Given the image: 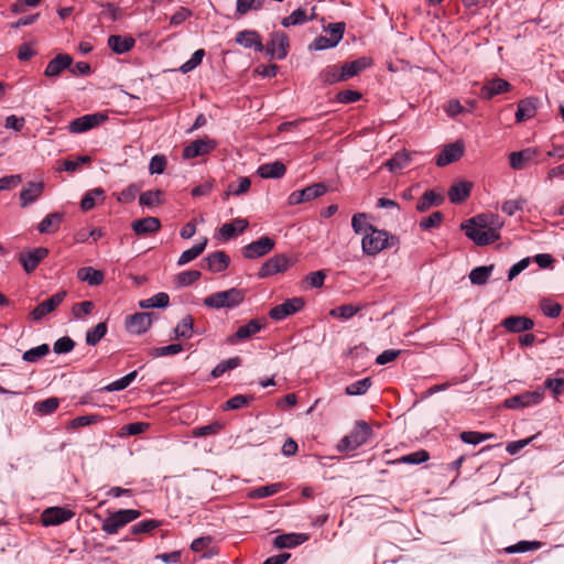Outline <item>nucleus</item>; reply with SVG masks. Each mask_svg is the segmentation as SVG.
<instances>
[{
    "label": "nucleus",
    "mask_w": 564,
    "mask_h": 564,
    "mask_svg": "<svg viewBox=\"0 0 564 564\" xmlns=\"http://www.w3.org/2000/svg\"><path fill=\"white\" fill-rule=\"evenodd\" d=\"M361 306L344 304L329 311V315L335 318L349 319L361 311Z\"/></svg>",
    "instance_id": "nucleus-43"
},
{
    "label": "nucleus",
    "mask_w": 564,
    "mask_h": 564,
    "mask_svg": "<svg viewBox=\"0 0 564 564\" xmlns=\"http://www.w3.org/2000/svg\"><path fill=\"white\" fill-rule=\"evenodd\" d=\"M492 437H494L492 433H480V432H475V431H466V432L460 433V440L464 443L474 444V445H477L480 442L490 440Z\"/></svg>",
    "instance_id": "nucleus-56"
},
{
    "label": "nucleus",
    "mask_w": 564,
    "mask_h": 564,
    "mask_svg": "<svg viewBox=\"0 0 564 564\" xmlns=\"http://www.w3.org/2000/svg\"><path fill=\"white\" fill-rule=\"evenodd\" d=\"M107 334V324L99 323L94 328L89 329L86 334V343L89 346L97 345L101 338Z\"/></svg>",
    "instance_id": "nucleus-52"
},
{
    "label": "nucleus",
    "mask_w": 564,
    "mask_h": 564,
    "mask_svg": "<svg viewBox=\"0 0 564 564\" xmlns=\"http://www.w3.org/2000/svg\"><path fill=\"white\" fill-rule=\"evenodd\" d=\"M224 425L219 422H214L208 425L199 426L193 430L194 437H204L208 435L218 434L223 430Z\"/></svg>",
    "instance_id": "nucleus-62"
},
{
    "label": "nucleus",
    "mask_w": 564,
    "mask_h": 564,
    "mask_svg": "<svg viewBox=\"0 0 564 564\" xmlns=\"http://www.w3.org/2000/svg\"><path fill=\"white\" fill-rule=\"evenodd\" d=\"M319 79L322 83L332 85L339 82H345L341 66L328 65L319 73Z\"/></svg>",
    "instance_id": "nucleus-38"
},
{
    "label": "nucleus",
    "mask_w": 564,
    "mask_h": 564,
    "mask_svg": "<svg viewBox=\"0 0 564 564\" xmlns=\"http://www.w3.org/2000/svg\"><path fill=\"white\" fill-rule=\"evenodd\" d=\"M246 297V291L231 288L226 291L215 292L204 299V305L210 308H234L240 305Z\"/></svg>",
    "instance_id": "nucleus-3"
},
{
    "label": "nucleus",
    "mask_w": 564,
    "mask_h": 564,
    "mask_svg": "<svg viewBox=\"0 0 564 564\" xmlns=\"http://www.w3.org/2000/svg\"><path fill=\"white\" fill-rule=\"evenodd\" d=\"M75 512L64 507H48L41 514V522L44 527L58 525L69 521Z\"/></svg>",
    "instance_id": "nucleus-9"
},
{
    "label": "nucleus",
    "mask_w": 564,
    "mask_h": 564,
    "mask_svg": "<svg viewBox=\"0 0 564 564\" xmlns=\"http://www.w3.org/2000/svg\"><path fill=\"white\" fill-rule=\"evenodd\" d=\"M135 44V41L131 36L122 35H110L108 37L109 47L117 54H123L129 52Z\"/></svg>",
    "instance_id": "nucleus-32"
},
{
    "label": "nucleus",
    "mask_w": 564,
    "mask_h": 564,
    "mask_svg": "<svg viewBox=\"0 0 564 564\" xmlns=\"http://www.w3.org/2000/svg\"><path fill=\"white\" fill-rule=\"evenodd\" d=\"M430 459V454L425 449H420L417 452L404 455L398 459H395L393 463L395 464H413L417 465L421 463H424Z\"/></svg>",
    "instance_id": "nucleus-46"
},
{
    "label": "nucleus",
    "mask_w": 564,
    "mask_h": 564,
    "mask_svg": "<svg viewBox=\"0 0 564 564\" xmlns=\"http://www.w3.org/2000/svg\"><path fill=\"white\" fill-rule=\"evenodd\" d=\"M539 151L535 148H525L521 151H514L509 154V164L513 170H523L532 163L538 156Z\"/></svg>",
    "instance_id": "nucleus-20"
},
{
    "label": "nucleus",
    "mask_w": 564,
    "mask_h": 564,
    "mask_svg": "<svg viewBox=\"0 0 564 564\" xmlns=\"http://www.w3.org/2000/svg\"><path fill=\"white\" fill-rule=\"evenodd\" d=\"M217 148V141L205 135L202 139H197L183 149V159L191 160L197 156L206 155L213 152Z\"/></svg>",
    "instance_id": "nucleus-7"
},
{
    "label": "nucleus",
    "mask_w": 564,
    "mask_h": 564,
    "mask_svg": "<svg viewBox=\"0 0 564 564\" xmlns=\"http://www.w3.org/2000/svg\"><path fill=\"white\" fill-rule=\"evenodd\" d=\"M544 392L542 389H538L534 391H524L520 394L510 397L503 401V406L506 409L517 410L524 409L528 406H532L539 404L543 399Z\"/></svg>",
    "instance_id": "nucleus-6"
},
{
    "label": "nucleus",
    "mask_w": 564,
    "mask_h": 564,
    "mask_svg": "<svg viewBox=\"0 0 564 564\" xmlns=\"http://www.w3.org/2000/svg\"><path fill=\"white\" fill-rule=\"evenodd\" d=\"M290 265V260L284 254H278L267 260L258 274L260 278H267L288 270Z\"/></svg>",
    "instance_id": "nucleus-19"
},
{
    "label": "nucleus",
    "mask_w": 564,
    "mask_h": 564,
    "mask_svg": "<svg viewBox=\"0 0 564 564\" xmlns=\"http://www.w3.org/2000/svg\"><path fill=\"white\" fill-rule=\"evenodd\" d=\"M369 226L371 224L367 223V216L364 213H358L352 216L351 227L356 234H366L369 232Z\"/></svg>",
    "instance_id": "nucleus-64"
},
{
    "label": "nucleus",
    "mask_w": 564,
    "mask_h": 564,
    "mask_svg": "<svg viewBox=\"0 0 564 564\" xmlns=\"http://www.w3.org/2000/svg\"><path fill=\"white\" fill-rule=\"evenodd\" d=\"M104 194L105 192L101 188L88 191L80 202L82 209L85 212L93 209L96 206L97 199L104 198Z\"/></svg>",
    "instance_id": "nucleus-48"
},
{
    "label": "nucleus",
    "mask_w": 564,
    "mask_h": 564,
    "mask_svg": "<svg viewBox=\"0 0 564 564\" xmlns=\"http://www.w3.org/2000/svg\"><path fill=\"white\" fill-rule=\"evenodd\" d=\"M307 21L306 11L304 9H296L290 15L282 19L283 26L289 28L292 25H300Z\"/></svg>",
    "instance_id": "nucleus-59"
},
{
    "label": "nucleus",
    "mask_w": 564,
    "mask_h": 564,
    "mask_svg": "<svg viewBox=\"0 0 564 564\" xmlns=\"http://www.w3.org/2000/svg\"><path fill=\"white\" fill-rule=\"evenodd\" d=\"M169 302L170 296L164 292H160L148 300L141 301L140 306L143 308L166 307L169 305Z\"/></svg>",
    "instance_id": "nucleus-53"
},
{
    "label": "nucleus",
    "mask_w": 564,
    "mask_h": 564,
    "mask_svg": "<svg viewBox=\"0 0 564 564\" xmlns=\"http://www.w3.org/2000/svg\"><path fill=\"white\" fill-rule=\"evenodd\" d=\"M236 42L246 48L253 47L256 52H263L264 45L260 34L254 30H243L236 34Z\"/></svg>",
    "instance_id": "nucleus-22"
},
{
    "label": "nucleus",
    "mask_w": 564,
    "mask_h": 564,
    "mask_svg": "<svg viewBox=\"0 0 564 564\" xmlns=\"http://www.w3.org/2000/svg\"><path fill=\"white\" fill-rule=\"evenodd\" d=\"M464 150L465 147L462 141L446 144L435 160L436 165L446 166L458 161L463 156Z\"/></svg>",
    "instance_id": "nucleus-16"
},
{
    "label": "nucleus",
    "mask_w": 564,
    "mask_h": 564,
    "mask_svg": "<svg viewBox=\"0 0 564 564\" xmlns=\"http://www.w3.org/2000/svg\"><path fill=\"white\" fill-rule=\"evenodd\" d=\"M249 226V221L245 218H235L230 223L224 224L219 228V236L224 241H227L235 236L242 234Z\"/></svg>",
    "instance_id": "nucleus-25"
},
{
    "label": "nucleus",
    "mask_w": 564,
    "mask_h": 564,
    "mask_svg": "<svg viewBox=\"0 0 564 564\" xmlns=\"http://www.w3.org/2000/svg\"><path fill=\"white\" fill-rule=\"evenodd\" d=\"M44 185L39 182H29L20 193V200L22 207L34 203L43 193Z\"/></svg>",
    "instance_id": "nucleus-28"
},
{
    "label": "nucleus",
    "mask_w": 564,
    "mask_h": 564,
    "mask_svg": "<svg viewBox=\"0 0 564 564\" xmlns=\"http://www.w3.org/2000/svg\"><path fill=\"white\" fill-rule=\"evenodd\" d=\"M542 546L541 542L538 541H520L513 545L505 549L506 553H524L529 551L539 550Z\"/></svg>",
    "instance_id": "nucleus-50"
},
{
    "label": "nucleus",
    "mask_w": 564,
    "mask_h": 564,
    "mask_svg": "<svg viewBox=\"0 0 564 564\" xmlns=\"http://www.w3.org/2000/svg\"><path fill=\"white\" fill-rule=\"evenodd\" d=\"M253 400L254 397L251 394H237L226 401L224 409L239 410L248 406Z\"/></svg>",
    "instance_id": "nucleus-44"
},
{
    "label": "nucleus",
    "mask_w": 564,
    "mask_h": 564,
    "mask_svg": "<svg viewBox=\"0 0 564 564\" xmlns=\"http://www.w3.org/2000/svg\"><path fill=\"white\" fill-rule=\"evenodd\" d=\"M141 516L139 510L122 509L111 513L101 525V530L107 534H116L128 523L137 520Z\"/></svg>",
    "instance_id": "nucleus-5"
},
{
    "label": "nucleus",
    "mask_w": 564,
    "mask_h": 564,
    "mask_svg": "<svg viewBox=\"0 0 564 564\" xmlns=\"http://www.w3.org/2000/svg\"><path fill=\"white\" fill-rule=\"evenodd\" d=\"M371 435V427L368 423L360 421L357 422L354 430L343 437L338 444V451L349 452L355 451L365 444Z\"/></svg>",
    "instance_id": "nucleus-4"
},
{
    "label": "nucleus",
    "mask_w": 564,
    "mask_h": 564,
    "mask_svg": "<svg viewBox=\"0 0 564 564\" xmlns=\"http://www.w3.org/2000/svg\"><path fill=\"white\" fill-rule=\"evenodd\" d=\"M274 245L273 239L264 236L247 245L242 249V254L247 259H257L268 254L274 248Z\"/></svg>",
    "instance_id": "nucleus-13"
},
{
    "label": "nucleus",
    "mask_w": 564,
    "mask_h": 564,
    "mask_svg": "<svg viewBox=\"0 0 564 564\" xmlns=\"http://www.w3.org/2000/svg\"><path fill=\"white\" fill-rule=\"evenodd\" d=\"M48 256V249L39 247L19 254V261L26 273L33 272L40 262Z\"/></svg>",
    "instance_id": "nucleus-15"
},
{
    "label": "nucleus",
    "mask_w": 564,
    "mask_h": 564,
    "mask_svg": "<svg viewBox=\"0 0 564 564\" xmlns=\"http://www.w3.org/2000/svg\"><path fill=\"white\" fill-rule=\"evenodd\" d=\"M502 223L492 214H481L462 225L465 235L478 246L494 243L500 238Z\"/></svg>",
    "instance_id": "nucleus-1"
},
{
    "label": "nucleus",
    "mask_w": 564,
    "mask_h": 564,
    "mask_svg": "<svg viewBox=\"0 0 564 564\" xmlns=\"http://www.w3.org/2000/svg\"><path fill=\"white\" fill-rule=\"evenodd\" d=\"M285 172L286 167L280 161L262 164L258 169V174L262 178H279L282 177L285 174Z\"/></svg>",
    "instance_id": "nucleus-36"
},
{
    "label": "nucleus",
    "mask_w": 564,
    "mask_h": 564,
    "mask_svg": "<svg viewBox=\"0 0 564 564\" xmlns=\"http://www.w3.org/2000/svg\"><path fill=\"white\" fill-rule=\"evenodd\" d=\"M510 89L511 85L507 80L502 78H495L484 84L479 96L482 99L489 100L497 95L508 93Z\"/></svg>",
    "instance_id": "nucleus-21"
},
{
    "label": "nucleus",
    "mask_w": 564,
    "mask_h": 564,
    "mask_svg": "<svg viewBox=\"0 0 564 564\" xmlns=\"http://www.w3.org/2000/svg\"><path fill=\"white\" fill-rule=\"evenodd\" d=\"M264 50L272 58H285L289 53V36L282 31L273 32Z\"/></svg>",
    "instance_id": "nucleus-8"
},
{
    "label": "nucleus",
    "mask_w": 564,
    "mask_h": 564,
    "mask_svg": "<svg viewBox=\"0 0 564 564\" xmlns=\"http://www.w3.org/2000/svg\"><path fill=\"white\" fill-rule=\"evenodd\" d=\"M202 276L200 271L198 270H188L178 273L175 278V283L177 286H188L194 282L198 281Z\"/></svg>",
    "instance_id": "nucleus-55"
},
{
    "label": "nucleus",
    "mask_w": 564,
    "mask_h": 564,
    "mask_svg": "<svg viewBox=\"0 0 564 564\" xmlns=\"http://www.w3.org/2000/svg\"><path fill=\"white\" fill-rule=\"evenodd\" d=\"M77 279L87 282L91 286L100 285L105 280L102 271L94 269L93 267H83L77 271Z\"/></svg>",
    "instance_id": "nucleus-31"
},
{
    "label": "nucleus",
    "mask_w": 564,
    "mask_h": 564,
    "mask_svg": "<svg viewBox=\"0 0 564 564\" xmlns=\"http://www.w3.org/2000/svg\"><path fill=\"white\" fill-rule=\"evenodd\" d=\"M305 533H285L274 538L273 545L278 549H292L308 540Z\"/></svg>",
    "instance_id": "nucleus-27"
},
{
    "label": "nucleus",
    "mask_w": 564,
    "mask_h": 564,
    "mask_svg": "<svg viewBox=\"0 0 564 564\" xmlns=\"http://www.w3.org/2000/svg\"><path fill=\"white\" fill-rule=\"evenodd\" d=\"M501 326L510 333H521L532 329L534 323L525 316H509L501 322Z\"/></svg>",
    "instance_id": "nucleus-26"
},
{
    "label": "nucleus",
    "mask_w": 564,
    "mask_h": 564,
    "mask_svg": "<svg viewBox=\"0 0 564 564\" xmlns=\"http://www.w3.org/2000/svg\"><path fill=\"white\" fill-rule=\"evenodd\" d=\"M471 191V184L468 182H459L451 186L448 191V198L454 204H459L465 202Z\"/></svg>",
    "instance_id": "nucleus-35"
},
{
    "label": "nucleus",
    "mask_w": 564,
    "mask_h": 564,
    "mask_svg": "<svg viewBox=\"0 0 564 564\" xmlns=\"http://www.w3.org/2000/svg\"><path fill=\"white\" fill-rule=\"evenodd\" d=\"M137 236L153 235L161 228V221L156 217H145L137 219L131 225Z\"/></svg>",
    "instance_id": "nucleus-24"
},
{
    "label": "nucleus",
    "mask_w": 564,
    "mask_h": 564,
    "mask_svg": "<svg viewBox=\"0 0 564 564\" xmlns=\"http://www.w3.org/2000/svg\"><path fill=\"white\" fill-rule=\"evenodd\" d=\"M161 525V522L159 520H154V519H148V520H143L137 524H134L132 528H131V532L132 534L137 535V534H145V533H151L153 530H155L156 528H159Z\"/></svg>",
    "instance_id": "nucleus-60"
},
{
    "label": "nucleus",
    "mask_w": 564,
    "mask_h": 564,
    "mask_svg": "<svg viewBox=\"0 0 564 564\" xmlns=\"http://www.w3.org/2000/svg\"><path fill=\"white\" fill-rule=\"evenodd\" d=\"M536 115V105L535 100L531 98H527L523 100H520L518 104V108L516 111V121L517 122H523L531 118H533Z\"/></svg>",
    "instance_id": "nucleus-34"
},
{
    "label": "nucleus",
    "mask_w": 564,
    "mask_h": 564,
    "mask_svg": "<svg viewBox=\"0 0 564 564\" xmlns=\"http://www.w3.org/2000/svg\"><path fill=\"white\" fill-rule=\"evenodd\" d=\"M73 64V58L68 54H57L51 59L44 70L46 77H57L63 70L69 68Z\"/></svg>",
    "instance_id": "nucleus-23"
},
{
    "label": "nucleus",
    "mask_w": 564,
    "mask_h": 564,
    "mask_svg": "<svg viewBox=\"0 0 564 564\" xmlns=\"http://www.w3.org/2000/svg\"><path fill=\"white\" fill-rule=\"evenodd\" d=\"M205 261L209 271L219 273L228 268L230 259L224 251H215L206 257Z\"/></svg>",
    "instance_id": "nucleus-30"
},
{
    "label": "nucleus",
    "mask_w": 564,
    "mask_h": 564,
    "mask_svg": "<svg viewBox=\"0 0 564 564\" xmlns=\"http://www.w3.org/2000/svg\"><path fill=\"white\" fill-rule=\"evenodd\" d=\"M262 7V0H237L236 14L240 18L248 12L259 10Z\"/></svg>",
    "instance_id": "nucleus-57"
},
{
    "label": "nucleus",
    "mask_w": 564,
    "mask_h": 564,
    "mask_svg": "<svg viewBox=\"0 0 564 564\" xmlns=\"http://www.w3.org/2000/svg\"><path fill=\"white\" fill-rule=\"evenodd\" d=\"M62 221V213H51L39 224L37 229L41 234H54L59 229Z\"/></svg>",
    "instance_id": "nucleus-37"
},
{
    "label": "nucleus",
    "mask_w": 564,
    "mask_h": 564,
    "mask_svg": "<svg viewBox=\"0 0 564 564\" xmlns=\"http://www.w3.org/2000/svg\"><path fill=\"white\" fill-rule=\"evenodd\" d=\"M282 489H284V485L282 482L270 484V485L253 489L249 494V497L253 498V499H262V498L273 496V495L280 492Z\"/></svg>",
    "instance_id": "nucleus-42"
},
{
    "label": "nucleus",
    "mask_w": 564,
    "mask_h": 564,
    "mask_svg": "<svg viewBox=\"0 0 564 564\" xmlns=\"http://www.w3.org/2000/svg\"><path fill=\"white\" fill-rule=\"evenodd\" d=\"M265 326V322L263 319H251L246 325L240 326L236 333L230 335L227 338V341L231 345H235L239 341L247 340L258 334Z\"/></svg>",
    "instance_id": "nucleus-14"
},
{
    "label": "nucleus",
    "mask_w": 564,
    "mask_h": 564,
    "mask_svg": "<svg viewBox=\"0 0 564 564\" xmlns=\"http://www.w3.org/2000/svg\"><path fill=\"white\" fill-rule=\"evenodd\" d=\"M152 324V318L149 313H134L127 316L126 329L132 335H141L145 333Z\"/></svg>",
    "instance_id": "nucleus-18"
},
{
    "label": "nucleus",
    "mask_w": 564,
    "mask_h": 564,
    "mask_svg": "<svg viewBox=\"0 0 564 564\" xmlns=\"http://www.w3.org/2000/svg\"><path fill=\"white\" fill-rule=\"evenodd\" d=\"M399 242L398 237L389 235L388 231L369 226L361 240V248L365 254L376 256L384 249L391 248Z\"/></svg>",
    "instance_id": "nucleus-2"
},
{
    "label": "nucleus",
    "mask_w": 564,
    "mask_h": 564,
    "mask_svg": "<svg viewBox=\"0 0 564 564\" xmlns=\"http://www.w3.org/2000/svg\"><path fill=\"white\" fill-rule=\"evenodd\" d=\"M492 269H494V265L477 267V268L473 269L469 274L470 282L476 285L485 284L488 281Z\"/></svg>",
    "instance_id": "nucleus-47"
},
{
    "label": "nucleus",
    "mask_w": 564,
    "mask_h": 564,
    "mask_svg": "<svg viewBox=\"0 0 564 564\" xmlns=\"http://www.w3.org/2000/svg\"><path fill=\"white\" fill-rule=\"evenodd\" d=\"M241 365V358L240 357H232L227 360H223L219 362L212 371V376L214 378H218L223 376L226 371L235 369Z\"/></svg>",
    "instance_id": "nucleus-49"
},
{
    "label": "nucleus",
    "mask_w": 564,
    "mask_h": 564,
    "mask_svg": "<svg viewBox=\"0 0 564 564\" xmlns=\"http://www.w3.org/2000/svg\"><path fill=\"white\" fill-rule=\"evenodd\" d=\"M137 370L126 375L124 377L109 383L104 388L106 391H121L126 389L137 377Z\"/></svg>",
    "instance_id": "nucleus-61"
},
{
    "label": "nucleus",
    "mask_w": 564,
    "mask_h": 564,
    "mask_svg": "<svg viewBox=\"0 0 564 564\" xmlns=\"http://www.w3.org/2000/svg\"><path fill=\"white\" fill-rule=\"evenodd\" d=\"M327 192V187L324 183H315L301 191H295L289 196L290 205H299L304 202L315 199Z\"/></svg>",
    "instance_id": "nucleus-12"
},
{
    "label": "nucleus",
    "mask_w": 564,
    "mask_h": 564,
    "mask_svg": "<svg viewBox=\"0 0 564 564\" xmlns=\"http://www.w3.org/2000/svg\"><path fill=\"white\" fill-rule=\"evenodd\" d=\"M206 246H207V238H205L202 242L195 245L191 249L185 250L178 258L177 264L184 265V264L191 262L192 260L196 259L204 252Z\"/></svg>",
    "instance_id": "nucleus-41"
},
{
    "label": "nucleus",
    "mask_w": 564,
    "mask_h": 564,
    "mask_svg": "<svg viewBox=\"0 0 564 564\" xmlns=\"http://www.w3.org/2000/svg\"><path fill=\"white\" fill-rule=\"evenodd\" d=\"M59 405V401L57 398H48L42 401H39L34 404V411L40 415H48L54 413Z\"/></svg>",
    "instance_id": "nucleus-45"
},
{
    "label": "nucleus",
    "mask_w": 564,
    "mask_h": 564,
    "mask_svg": "<svg viewBox=\"0 0 564 564\" xmlns=\"http://www.w3.org/2000/svg\"><path fill=\"white\" fill-rule=\"evenodd\" d=\"M444 219V215L441 212H433L430 216L421 219L420 227L423 230H429L431 228H437L441 226Z\"/></svg>",
    "instance_id": "nucleus-63"
},
{
    "label": "nucleus",
    "mask_w": 564,
    "mask_h": 564,
    "mask_svg": "<svg viewBox=\"0 0 564 564\" xmlns=\"http://www.w3.org/2000/svg\"><path fill=\"white\" fill-rule=\"evenodd\" d=\"M67 292L62 290L52 295L50 299L41 302L37 306L34 307L30 313V317L33 321H40L51 312L55 311L65 300Z\"/></svg>",
    "instance_id": "nucleus-11"
},
{
    "label": "nucleus",
    "mask_w": 564,
    "mask_h": 564,
    "mask_svg": "<svg viewBox=\"0 0 564 564\" xmlns=\"http://www.w3.org/2000/svg\"><path fill=\"white\" fill-rule=\"evenodd\" d=\"M444 196L434 189L426 191L417 200L416 210L424 213L433 206H440L444 202Z\"/></svg>",
    "instance_id": "nucleus-29"
},
{
    "label": "nucleus",
    "mask_w": 564,
    "mask_h": 564,
    "mask_svg": "<svg viewBox=\"0 0 564 564\" xmlns=\"http://www.w3.org/2000/svg\"><path fill=\"white\" fill-rule=\"evenodd\" d=\"M371 62L368 57H360L356 61L345 63L341 65V72L345 80L357 76L360 72L370 66Z\"/></svg>",
    "instance_id": "nucleus-33"
},
{
    "label": "nucleus",
    "mask_w": 564,
    "mask_h": 564,
    "mask_svg": "<svg viewBox=\"0 0 564 564\" xmlns=\"http://www.w3.org/2000/svg\"><path fill=\"white\" fill-rule=\"evenodd\" d=\"M106 116L101 113L85 115L74 119L69 123V131L72 133L86 132L106 120Z\"/></svg>",
    "instance_id": "nucleus-17"
},
{
    "label": "nucleus",
    "mask_w": 564,
    "mask_h": 564,
    "mask_svg": "<svg viewBox=\"0 0 564 564\" xmlns=\"http://www.w3.org/2000/svg\"><path fill=\"white\" fill-rule=\"evenodd\" d=\"M305 305L303 297H292L283 303L272 307L269 312V316L272 319L281 321L285 317L300 312Z\"/></svg>",
    "instance_id": "nucleus-10"
},
{
    "label": "nucleus",
    "mask_w": 564,
    "mask_h": 564,
    "mask_svg": "<svg viewBox=\"0 0 564 564\" xmlns=\"http://www.w3.org/2000/svg\"><path fill=\"white\" fill-rule=\"evenodd\" d=\"M50 352V347L47 344H42L37 347L31 348L26 350L22 358L24 361L28 362H36L44 356H46Z\"/></svg>",
    "instance_id": "nucleus-54"
},
{
    "label": "nucleus",
    "mask_w": 564,
    "mask_h": 564,
    "mask_svg": "<svg viewBox=\"0 0 564 564\" xmlns=\"http://www.w3.org/2000/svg\"><path fill=\"white\" fill-rule=\"evenodd\" d=\"M175 339H189L194 334V318L191 315L183 317L174 329Z\"/></svg>",
    "instance_id": "nucleus-39"
},
{
    "label": "nucleus",
    "mask_w": 564,
    "mask_h": 564,
    "mask_svg": "<svg viewBox=\"0 0 564 564\" xmlns=\"http://www.w3.org/2000/svg\"><path fill=\"white\" fill-rule=\"evenodd\" d=\"M371 384V378L367 377L347 386L345 392L348 395H362L368 391Z\"/></svg>",
    "instance_id": "nucleus-51"
},
{
    "label": "nucleus",
    "mask_w": 564,
    "mask_h": 564,
    "mask_svg": "<svg viewBox=\"0 0 564 564\" xmlns=\"http://www.w3.org/2000/svg\"><path fill=\"white\" fill-rule=\"evenodd\" d=\"M162 195L163 193L160 189L156 191H147L142 193L139 197V203L142 206H156L162 203Z\"/></svg>",
    "instance_id": "nucleus-58"
},
{
    "label": "nucleus",
    "mask_w": 564,
    "mask_h": 564,
    "mask_svg": "<svg viewBox=\"0 0 564 564\" xmlns=\"http://www.w3.org/2000/svg\"><path fill=\"white\" fill-rule=\"evenodd\" d=\"M410 161H411L410 153L405 150H402V151L394 153V155L390 160H388L384 165L391 172H398V171H401L404 167H406L409 165Z\"/></svg>",
    "instance_id": "nucleus-40"
}]
</instances>
